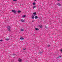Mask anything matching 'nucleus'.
<instances>
[{
    "mask_svg": "<svg viewBox=\"0 0 62 62\" xmlns=\"http://www.w3.org/2000/svg\"><path fill=\"white\" fill-rule=\"evenodd\" d=\"M11 28V27H10V26H7V28L8 29V31H9V32L11 31V30H10V29Z\"/></svg>",
    "mask_w": 62,
    "mask_h": 62,
    "instance_id": "obj_1",
    "label": "nucleus"
},
{
    "mask_svg": "<svg viewBox=\"0 0 62 62\" xmlns=\"http://www.w3.org/2000/svg\"><path fill=\"white\" fill-rule=\"evenodd\" d=\"M11 11H12V12H14V13L15 14L17 13V11H16L14 10H11Z\"/></svg>",
    "mask_w": 62,
    "mask_h": 62,
    "instance_id": "obj_2",
    "label": "nucleus"
},
{
    "mask_svg": "<svg viewBox=\"0 0 62 62\" xmlns=\"http://www.w3.org/2000/svg\"><path fill=\"white\" fill-rule=\"evenodd\" d=\"M18 60L19 62H22V59L21 58L19 59Z\"/></svg>",
    "mask_w": 62,
    "mask_h": 62,
    "instance_id": "obj_3",
    "label": "nucleus"
},
{
    "mask_svg": "<svg viewBox=\"0 0 62 62\" xmlns=\"http://www.w3.org/2000/svg\"><path fill=\"white\" fill-rule=\"evenodd\" d=\"M36 15H37L36 12H34L33 13L32 16H36Z\"/></svg>",
    "mask_w": 62,
    "mask_h": 62,
    "instance_id": "obj_4",
    "label": "nucleus"
},
{
    "mask_svg": "<svg viewBox=\"0 0 62 62\" xmlns=\"http://www.w3.org/2000/svg\"><path fill=\"white\" fill-rule=\"evenodd\" d=\"M21 22H24V20L22 19H20Z\"/></svg>",
    "mask_w": 62,
    "mask_h": 62,
    "instance_id": "obj_5",
    "label": "nucleus"
},
{
    "mask_svg": "<svg viewBox=\"0 0 62 62\" xmlns=\"http://www.w3.org/2000/svg\"><path fill=\"white\" fill-rule=\"evenodd\" d=\"M38 27H39L40 28H42V25H41V26L39 25H38Z\"/></svg>",
    "mask_w": 62,
    "mask_h": 62,
    "instance_id": "obj_6",
    "label": "nucleus"
},
{
    "mask_svg": "<svg viewBox=\"0 0 62 62\" xmlns=\"http://www.w3.org/2000/svg\"><path fill=\"white\" fill-rule=\"evenodd\" d=\"M20 39L21 40H23V39H24V38L23 37H21L20 38Z\"/></svg>",
    "mask_w": 62,
    "mask_h": 62,
    "instance_id": "obj_7",
    "label": "nucleus"
},
{
    "mask_svg": "<svg viewBox=\"0 0 62 62\" xmlns=\"http://www.w3.org/2000/svg\"><path fill=\"white\" fill-rule=\"evenodd\" d=\"M57 5L59 6H61V4L60 3H58L57 4Z\"/></svg>",
    "mask_w": 62,
    "mask_h": 62,
    "instance_id": "obj_8",
    "label": "nucleus"
},
{
    "mask_svg": "<svg viewBox=\"0 0 62 62\" xmlns=\"http://www.w3.org/2000/svg\"><path fill=\"white\" fill-rule=\"evenodd\" d=\"M23 18H24L26 17V16L25 15H24L22 16Z\"/></svg>",
    "mask_w": 62,
    "mask_h": 62,
    "instance_id": "obj_9",
    "label": "nucleus"
},
{
    "mask_svg": "<svg viewBox=\"0 0 62 62\" xmlns=\"http://www.w3.org/2000/svg\"><path fill=\"white\" fill-rule=\"evenodd\" d=\"M38 16H35V19H38Z\"/></svg>",
    "mask_w": 62,
    "mask_h": 62,
    "instance_id": "obj_10",
    "label": "nucleus"
},
{
    "mask_svg": "<svg viewBox=\"0 0 62 62\" xmlns=\"http://www.w3.org/2000/svg\"><path fill=\"white\" fill-rule=\"evenodd\" d=\"M35 30H39V29L36 28H35Z\"/></svg>",
    "mask_w": 62,
    "mask_h": 62,
    "instance_id": "obj_11",
    "label": "nucleus"
},
{
    "mask_svg": "<svg viewBox=\"0 0 62 62\" xmlns=\"http://www.w3.org/2000/svg\"><path fill=\"white\" fill-rule=\"evenodd\" d=\"M36 5V3L33 2V5Z\"/></svg>",
    "mask_w": 62,
    "mask_h": 62,
    "instance_id": "obj_12",
    "label": "nucleus"
},
{
    "mask_svg": "<svg viewBox=\"0 0 62 62\" xmlns=\"http://www.w3.org/2000/svg\"><path fill=\"white\" fill-rule=\"evenodd\" d=\"M36 6H34L33 7V8L34 9V8H36Z\"/></svg>",
    "mask_w": 62,
    "mask_h": 62,
    "instance_id": "obj_13",
    "label": "nucleus"
},
{
    "mask_svg": "<svg viewBox=\"0 0 62 62\" xmlns=\"http://www.w3.org/2000/svg\"><path fill=\"white\" fill-rule=\"evenodd\" d=\"M18 13H20V12H21V11L19 10L18 11Z\"/></svg>",
    "mask_w": 62,
    "mask_h": 62,
    "instance_id": "obj_14",
    "label": "nucleus"
},
{
    "mask_svg": "<svg viewBox=\"0 0 62 62\" xmlns=\"http://www.w3.org/2000/svg\"><path fill=\"white\" fill-rule=\"evenodd\" d=\"M21 31H24V30L23 29H21Z\"/></svg>",
    "mask_w": 62,
    "mask_h": 62,
    "instance_id": "obj_15",
    "label": "nucleus"
},
{
    "mask_svg": "<svg viewBox=\"0 0 62 62\" xmlns=\"http://www.w3.org/2000/svg\"><path fill=\"white\" fill-rule=\"evenodd\" d=\"M35 18V17H34V16H33L32 17V19H34Z\"/></svg>",
    "mask_w": 62,
    "mask_h": 62,
    "instance_id": "obj_16",
    "label": "nucleus"
},
{
    "mask_svg": "<svg viewBox=\"0 0 62 62\" xmlns=\"http://www.w3.org/2000/svg\"><path fill=\"white\" fill-rule=\"evenodd\" d=\"M47 46V47L48 48L49 47H50V45H48Z\"/></svg>",
    "mask_w": 62,
    "mask_h": 62,
    "instance_id": "obj_17",
    "label": "nucleus"
},
{
    "mask_svg": "<svg viewBox=\"0 0 62 62\" xmlns=\"http://www.w3.org/2000/svg\"><path fill=\"white\" fill-rule=\"evenodd\" d=\"M6 40H9V39H6Z\"/></svg>",
    "mask_w": 62,
    "mask_h": 62,
    "instance_id": "obj_18",
    "label": "nucleus"
},
{
    "mask_svg": "<svg viewBox=\"0 0 62 62\" xmlns=\"http://www.w3.org/2000/svg\"><path fill=\"white\" fill-rule=\"evenodd\" d=\"M43 52H39V54H42Z\"/></svg>",
    "mask_w": 62,
    "mask_h": 62,
    "instance_id": "obj_19",
    "label": "nucleus"
},
{
    "mask_svg": "<svg viewBox=\"0 0 62 62\" xmlns=\"http://www.w3.org/2000/svg\"><path fill=\"white\" fill-rule=\"evenodd\" d=\"M13 1H14L15 2H16L17 0H13Z\"/></svg>",
    "mask_w": 62,
    "mask_h": 62,
    "instance_id": "obj_20",
    "label": "nucleus"
},
{
    "mask_svg": "<svg viewBox=\"0 0 62 62\" xmlns=\"http://www.w3.org/2000/svg\"><path fill=\"white\" fill-rule=\"evenodd\" d=\"M35 20H33L32 21V22H35Z\"/></svg>",
    "mask_w": 62,
    "mask_h": 62,
    "instance_id": "obj_21",
    "label": "nucleus"
},
{
    "mask_svg": "<svg viewBox=\"0 0 62 62\" xmlns=\"http://www.w3.org/2000/svg\"><path fill=\"white\" fill-rule=\"evenodd\" d=\"M45 28H47V26H45Z\"/></svg>",
    "mask_w": 62,
    "mask_h": 62,
    "instance_id": "obj_22",
    "label": "nucleus"
},
{
    "mask_svg": "<svg viewBox=\"0 0 62 62\" xmlns=\"http://www.w3.org/2000/svg\"><path fill=\"white\" fill-rule=\"evenodd\" d=\"M23 50H26V48H25V49H24L23 48Z\"/></svg>",
    "mask_w": 62,
    "mask_h": 62,
    "instance_id": "obj_23",
    "label": "nucleus"
},
{
    "mask_svg": "<svg viewBox=\"0 0 62 62\" xmlns=\"http://www.w3.org/2000/svg\"><path fill=\"white\" fill-rule=\"evenodd\" d=\"M60 52H62V49H61L60 51Z\"/></svg>",
    "mask_w": 62,
    "mask_h": 62,
    "instance_id": "obj_24",
    "label": "nucleus"
},
{
    "mask_svg": "<svg viewBox=\"0 0 62 62\" xmlns=\"http://www.w3.org/2000/svg\"><path fill=\"white\" fill-rule=\"evenodd\" d=\"M3 41V40H0V41Z\"/></svg>",
    "mask_w": 62,
    "mask_h": 62,
    "instance_id": "obj_25",
    "label": "nucleus"
},
{
    "mask_svg": "<svg viewBox=\"0 0 62 62\" xmlns=\"http://www.w3.org/2000/svg\"><path fill=\"white\" fill-rule=\"evenodd\" d=\"M15 54H14V53H13V55H15Z\"/></svg>",
    "mask_w": 62,
    "mask_h": 62,
    "instance_id": "obj_26",
    "label": "nucleus"
},
{
    "mask_svg": "<svg viewBox=\"0 0 62 62\" xmlns=\"http://www.w3.org/2000/svg\"><path fill=\"white\" fill-rule=\"evenodd\" d=\"M61 57V56H59V57Z\"/></svg>",
    "mask_w": 62,
    "mask_h": 62,
    "instance_id": "obj_27",
    "label": "nucleus"
},
{
    "mask_svg": "<svg viewBox=\"0 0 62 62\" xmlns=\"http://www.w3.org/2000/svg\"><path fill=\"white\" fill-rule=\"evenodd\" d=\"M57 1H60V0H57Z\"/></svg>",
    "mask_w": 62,
    "mask_h": 62,
    "instance_id": "obj_28",
    "label": "nucleus"
},
{
    "mask_svg": "<svg viewBox=\"0 0 62 62\" xmlns=\"http://www.w3.org/2000/svg\"><path fill=\"white\" fill-rule=\"evenodd\" d=\"M34 0V1H37V0Z\"/></svg>",
    "mask_w": 62,
    "mask_h": 62,
    "instance_id": "obj_29",
    "label": "nucleus"
}]
</instances>
